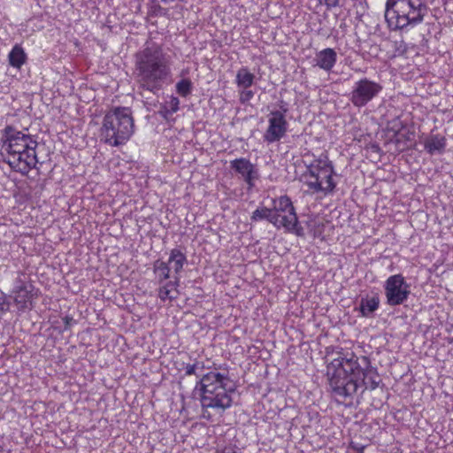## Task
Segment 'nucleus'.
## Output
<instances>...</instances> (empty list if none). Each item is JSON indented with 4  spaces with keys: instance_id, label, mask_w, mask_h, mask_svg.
Returning <instances> with one entry per match:
<instances>
[{
    "instance_id": "obj_1",
    "label": "nucleus",
    "mask_w": 453,
    "mask_h": 453,
    "mask_svg": "<svg viewBox=\"0 0 453 453\" xmlns=\"http://www.w3.org/2000/svg\"><path fill=\"white\" fill-rule=\"evenodd\" d=\"M336 357L326 366V375L333 395L339 402L352 400L358 389L375 390L381 382L366 356L358 357L353 350L339 348Z\"/></svg>"
},
{
    "instance_id": "obj_2",
    "label": "nucleus",
    "mask_w": 453,
    "mask_h": 453,
    "mask_svg": "<svg viewBox=\"0 0 453 453\" xmlns=\"http://www.w3.org/2000/svg\"><path fill=\"white\" fill-rule=\"evenodd\" d=\"M228 373L209 372L200 380L202 417L211 420L210 409L223 413L233 404L232 393L234 388L231 385Z\"/></svg>"
},
{
    "instance_id": "obj_3",
    "label": "nucleus",
    "mask_w": 453,
    "mask_h": 453,
    "mask_svg": "<svg viewBox=\"0 0 453 453\" xmlns=\"http://www.w3.org/2000/svg\"><path fill=\"white\" fill-rule=\"evenodd\" d=\"M135 66L139 82L150 91L158 89L170 74L169 60L157 45H148L139 51Z\"/></svg>"
},
{
    "instance_id": "obj_4",
    "label": "nucleus",
    "mask_w": 453,
    "mask_h": 453,
    "mask_svg": "<svg viewBox=\"0 0 453 453\" xmlns=\"http://www.w3.org/2000/svg\"><path fill=\"white\" fill-rule=\"evenodd\" d=\"M304 164L306 169L299 176V180L306 188L307 192L326 196L334 190L335 170L326 153H321L311 160L304 159Z\"/></svg>"
},
{
    "instance_id": "obj_5",
    "label": "nucleus",
    "mask_w": 453,
    "mask_h": 453,
    "mask_svg": "<svg viewBox=\"0 0 453 453\" xmlns=\"http://www.w3.org/2000/svg\"><path fill=\"white\" fill-rule=\"evenodd\" d=\"M426 12L423 0H387L385 19L392 30H402L420 24Z\"/></svg>"
},
{
    "instance_id": "obj_6",
    "label": "nucleus",
    "mask_w": 453,
    "mask_h": 453,
    "mask_svg": "<svg viewBox=\"0 0 453 453\" xmlns=\"http://www.w3.org/2000/svg\"><path fill=\"white\" fill-rule=\"evenodd\" d=\"M273 225L285 232L295 234L296 236L303 235V228L299 224L296 209L288 196H280L273 200Z\"/></svg>"
},
{
    "instance_id": "obj_7",
    "label": "nucleus",
    "mask_w": 453,
    "mask_h": 453,
    "mask_svg": "<svg viewBox=\"0 0 453 453\" xmlns=\"http://www.w3.org/2000/svg\"><path fill=\"white\" fill-rule=\"evenodd\" d=\"M41 292L32 280L23 273L14 280L11 296L19 313L31 311Z\"/></svg>"
},
{
    "instance_id": "obj_8",
    "label": "nucleus",
    "mask_w": 453,
    "mask_h": 453,
    "mask_svg": "<svg viewBox=\"0 0 453 453\" xmlns=\"http://www.w3.org/2000/svg\"><path fill=\"white\" fill-rule=\"evenodd\" d=\"M3 143L2 149L8 152V164L22 173H27L38 162L35 149L40 143ZM42 145L44 143H42Z\"/></svg>"
},
{
    "instance_id": "obj_9",
    "label": "nucleus",
    "mask_w": 453,
    "mask_h": 453,
    "mask_svg": "<svg viewBox=\"0 0 453 453\" xmlns=\"http://www.w3.org/2000/svg\"><path fill=\"white\" fill-rule=\"evenodd\" d=\"M384 288L387 303L390 306L403 303L410 295L409 285L401 273L389 276L385 281Z\"/></svg>"
},
{
    "instance_id": "obj_10",
    "label": "nucleus",
    "mask_w": 453,
    "mask_h": 453,
    "mask_svg": "<svg viewBox=\"0 0 453 453\" xmlns=\"http://www.w3.org/2000/svg\"><path fill=\"white\" fill-rule=\"evenodd\" d=\"M381 89L382 87L379 83L366 78L362 79L355 83L350 100L355 106H364L375 97Z\"/></svg>"
},
{
    "instance_id": "obj_11",
    "label": "nucleus",
    "mask_w": 453,
    "mask_h": 453,
    "mask_svg": "<svg viewBox=\"0 0 453 453\" xmlns=\"http://www.w3.org/2000/svg\"><path fill=\"white\" fill-rule=\"evenodd\" d=\"M230 168L243 180L248 190H251L255 187V182L259 174L255 165L249 159L240 157L231 160Z\"/></svg>"
},
{
    "instance_id": "obj_12",
    "label": "nucleus",
    "mask_w": 453,
    "mask_h": 453,
    "mask_svg": "<svg viewBox=\"0 0 453 453\" xmlns=\"http://www.w3.org/2000/svg\"><path fill=\"white\" fill-rule=\"evenodd\" d=\"M115 142L127 140L134 133V120L128 108L115 109Z\"/></svg>"
},
{
    "instance_id": "obj_13",
    "label": "nucleus",
    "mask_w": 453,
    "mask_h": 453,
    "mask_svg": "<svg viewBox=\"0 0 453 453\" xmlns=\"http://www.w3.org/2000/svg\"><path fill=\"white\" fill-rule=\"evenodd\" d=\"M269 126L266 131V139L269 142L279 141L281 139L287 131V121L284 114L280 111H273L270 114L268 119Z\"/></svg>"
},
{
    "instance_id": "obj_14",
    "label": "nucleus",
    "mask_w": 453,
    "mask_h": 453,
    "mask_svg": "<svg viewBox=\"0 0 453 453\" xmlns=\"http://www.w3.org/2000/svg\"><path fill=\"white\" fill-rule=\"evenodd\" d=\"M337 60V54L334 49L326 48L319 51L315 58V65L326 72L331 71Z\"/></svg>"
},
{
    "instance_id": "obj_15",
    "label": "nucleus",
    "mask_w": 453,
    "mask_h": 453,
    "mask_svg": "<svg viewBox=\"0 0 453 453\" xmlns=\"http://www.w3.org/2000/svg\"><path fill=\"white\" fill-rule=\"evenodd\" d=\"M179 282L180 277L174 276L173 281H167L165 284L161 285L158 288V298L162 302L169 301L172 302L177 299L179 296Z\"/></svg>"
},
{
    "instance_id": "obj_16",
    "label": "nucleus",
    "mask_w": 453,
    "mask_h": 453,
    "mask_svg": "<svg viewBox=\"0 0 453 453\" xmlns=\"http://www.w3.org/2000/svg\"><path fill=\"white\" fill-rule=\"evenodd\" d=\"M167 263L173 270L175 276L180 277V273L187 264V257L180 249L175 248L171 250Z\"/></svg>"
},
{
    "instance_id": "obj_17",
    "label": "nucleus",
    "mask_w": 453,
    "mask_h": 453,
    "mask_svg": "<svg viewBox=\"0 0 453 453\" xmlns=\"http://www.w3.org/2000/svg\"><path fill=\"white\" fill-rule=\"evenodd\" d=\"M380 307V297L377 295L362 297L359 303V311L363 317H371Z\"/></svg>"
},
{
    "instance_id": "obj_18",
    "label": "nucleus",
    "mask_w": 453,
    "mask_h": 453,
    "mask_svg": "<svg viewBox=\"0 0 453 453\" xmlns=\"http://www.w3.org/2000/svg\"><path fill=\"white\" fill-rule=\"evenodd\" d=\"M27 56L20 44H15L8 54L9 65L20 69L26 64Z\"/></svg>"
},
{
    "instance_id": "obj_19",
    "label": "nucleus",
    "mask_w": 453,
    "mask_h": 453,
    "mask_svg": "<svg viewBox=\"0 0 453 453\" xmlns=\"http://www.w3.org/2000/svg\"><path fill=\"white\" fill-rule=\"evenodd\" d=\"M100 131V142H110L113 138V113L111 111H109L104 116Z\"/></svg>"
},
{
    "instance_id": "obj_20",
    "label": "nucleus",
    "mask_w": 453,
    "mask_h": 453,
    "mask_svg": "<svg viewBox=\"0 0 453 453\" xmlns=\"http://www.w3.org/2000/svg\"><path fill=\"white\" fill-rule=\"evenodd\" d=\"M255 75L247 67H242L237 71L235 82L239 88H248L252 86Z\"/></svg>"
},
{
    "instance_id": "obj_21",
    "label": "nucleus",
    "mask_w": 453,
    "mask_h": 453,
    "mask_svg": "<svg viewBox=\"0 0 453 453\" xmlns=\"http://www.w3.org/2000/svg\"><path fill=\"white\" fill-rule=\"evenodd\" d=\"M153 271L159 284L169 279L171 268L167 262L157 260L153 265Z\"/></svg>"
},
{
    "instance_id": "obj_22",
    "label": "nucleus",
    "mask_w": 453,
    "mask_h": 453,
    "mask_svg": "<svg viewBox=\"0 0 453 453\" xmlns=\"http://www.w3.org/2000/svg\"><path fill=\"white\" fill-rule=\"evenodd\" d=\"M27 138H28V135L21 131L16 130L12 126H6L3 130L2 142H18L20 140L25 141Z\"/></svg>"
},
{
    "instance_id": "obj_23",
    "label": "nucleus",
    "mask_w": 453,
    "mask_h": 453,
    "mask_svg": "<svg viewBox=\"0 0 453 453\" xmlns=\"http://www.w3.org/2000/svg\"><path fill=\"white\" fill-rule=\"evenodd\" d=\"M272 208L259 207L256 209L250 217L251 221L257 222L259 220L266 219L273 224V221Z\"/></svg>"
},
{
    "instance_id": "obj_24",
    "label": "nucleus",
    "mask_w": 453,
    "mask_h": 453,
    "mask_svg": "<svg viewBox=\"0 0 453 453\" xmlns=\"http://www.w3.org/2000/svg\"><path fill=\"white\" fill-rule=\"evenodd\" d=\"M192 88V83L188 79H183L176 84V91L182 96H187L190 94Z\"/></svg>"
},
{
    "instance_id": "obj_25",
    "label": "nucleus",
    "mask_w": 453,
    "mask_h": 453,
    "mask_svg": "<svg viewBox=\"0 0 453 453\" xmlns=\"http://www.w3.org/2000/svg\"><path fill=\"white\" fill-rule=\"evenodd\" d=\"M10 310V302L7 295L0 288V319Z\"/></svg>"
},
{
    "instance_id": "obj_26",
    "label": "nucleus",
    "mask_w": 453,
    "mask_h": 453,
    "mask_svg": "<svg viewBox=\"0 0 453 453\" xmlns=\"http://www.w3.org/2000/svg\"><path fill=\"white\" fill-rule=\"evenodd\" d=\"M180 101L175 96H171L166 102V108L170 113H174L179 110Z\"/></svg>"
},
{
    "instance_id": "obj_27",
    "label": "nucleus",
    "mask_w": 453,
    "mask_h": 453,
    "mask_svg": "<svg viewBox=\"0 0 453 453\" xmlns=\"http://www.w3.org/2000/svg\"><path fill=\"white\" fill-rule=\"evenodd\" d=\"M64 327L59 329L60 332L70 330L75 324L76 320L70 315H66L62 319Z\"/></svg>"
},
{
    "instance_id": "obj_28",
    "label": "nucleus",
    "mask_w": 453,
    "mask_h": 453,
    "mask_svg": "<svg viewBox=\"0 0 453 453\" xmlns=\"http://www.w3.org/2000/svg\"><path fill=\"white\" fill-rule=\"evenodd\" d=\"M324 227H325V225L323 223L315 224L313 228L311 229L313 237L320 239V240H324V238H325L323 235Z\"/></svg>"
},
{
    "instance_id": "obj_29",
    "label": "nucleus",
    "mask_w": 453,
    "mask_h": 453,
    "mask_svg": "<svg viewBox=\"0 0 453 453\" xmlns=\"http://www.w3.org/2000/svg\"><path fill=\"white\" fill-rule=\"evenodd\" d=\"M240 101L242 104L249 102L253 96L254 93L247 88H240Z\"/></svg>"
},
{
    "instance_id": "obj_30",
    "label": "nucleus",
    "mask_w": 453,
    "mask_h": 453,
    "mask_svg": "<svg viewBox=\"0 0 453 453\" xmlns=\"http://www.w3.org/2000/svg\"><path fill=\"white\" fill-rule=\"evenodd\" d=\"M446 143H425V149L429 152H433L434 150H441L444 149Z\"/></svg>"
},
{
    "instance_id": "obj_31",
    "label": "nucleus",
    "mask_w": 453,
    "mask_h": 453,
    "mask_svg": "<svg viewBox=\"0 0 453 453\" xmlns=\"http://www.w3.org/2000/svg\"><path fill=\"white\" fill-rule=\"evenodd\" d=\"M365 150L367 153H376L379 156L380 154L379 143H366Z\"/></svg>"
},
{
    "instance_id": "obj_32",
    "label": "nucleus",
    "mask_w": 453,
    "mask_h": 453,
    "mask_svg": "<svg viewBox=\"0 0 453 453\" xmlns=\"http://www.w3.org/2000/svg\"><path fill=\"white\" fill-rule=\"evenodd\" d=\"M197 364H188L185 367V375L191 376L196 374Z\"/></svg>"
},
{
    "instance_id": "obj_33",
    "label": "nucleus",
    "mask_w": 453,
    "mask_h": 453,
    "mask_svg": "<svg viewBox=\"0 0 453 453\" xmlns=\"http://www.w3.org/2000/svg\"><path fill=\"white\" fill-rule=\"evenodd\" d=\"M319 4H324L328 9L335 7L339 4V0H319Z\"/></svg>"
},
{
    "instance_id": "obj_34",
    "label": "nucleus",
    "mask_w": 453,
    "mask_h": 453,
    "mask_svg": "<svg viewBox=\"0 0 453 453\" xmlns=\"http://www.w3.org/2000/svg\"><path fill=\"white\" fill-rule=\"evenodd\" d=\"M219 453H237L234 447L233 446H226L224 449L220 450Z\"/></svg>"
},
{
    "instance_id": "obj_35",
    "label": "nucleus",
    "mask_w": 453,
    "mask_h": 453,
    "mask_svg": "<svg viewBox=\"0 0 453 453\" xmlns=\"http://www.w3.org/2000/svg\"><path fill=\"white\" fill-rule=\"evenodd\" d=\"M403 135V131L398 133V134H395V138H389V142H402V136Z\"/></svg>"
},
{
    "instance_id": "obj_36",
    "label": "nucleus",
    "mask_w": 453,
    "mask_h": 453,
    "mask_svg": "<svg viewBox=\"0 0 453 453\" xmlns=\"http://www.w3.org/2000/svg\"><path fill=\"white\" fill-rule=\"evenodd\" d=\"M358 453H363V448H361V449H359V452H358Z\"/></svg>"
}]
</instances>
